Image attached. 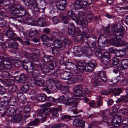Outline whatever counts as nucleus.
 I'll return each mask as SVG.
<instances>
[{"label":"nucleus","mask_w":128,"mask_h":128,"mask_svg":"<svg viewBox=\"0 0 128 128\" xmlns=\"http://www.w3.org/2000/svg\"><path fill=\"white\" fill-rule=\"evenodd\" d=\"M65 34V30L64 28H62L60 30H58L57 32H53L52 33V36L50 39L52 41L54 44V46L56 48H60L61 46L63 47L64 46H62V42L60 40H58V39H62L64 38V36Z\"/></svg>","instance_id":"obj_1"},{"label":"nucleus","mask_w":128,"mask_h":128,"mask_svg":"<svg viewBox=\"0 0 128 128\" xmlns=\"http://www.w3.org/2000/svg\"><path fill=\"white\" fill-rule=\"evenodd\" d=\"M74 50V54L77 56H81L85 54L87 57L90 58L92 56L93 53L89 48L86 46H84L83 49L79 46H75L73 48Z\"/></svg>","instance_id":"obj_2"},{"label":"nucleus","mask_w":128,"mask_h":128,"mask_svg":"<svg viewBox=\"0 0 128 128\" xmlns=\"http://www.w3.org/2000/svg\"><path fill=\"white\" fill-rule=\"evenodd\" d=\"M1 82L5 86L8 87V92L10 94H12L17 89V86L14 85V82L13 80L11 79H0Z\"/></svg>","instance_id":"obj_3"},{"label":"nucleus","mask_w":128,"mask_h":128,"mask_svg":"<svg viewBox=\"0 0 128 128\" xmlns=\"http://www.w3.org/2000/svg\"><path fill=\"white\" fill-rule=\"evenodd\" d=\"M60 75L61 78L64 80H67L71 77L72 74L70 72L64 71L60 73L59 70H57L52 73V75L54 78H56Z\"/></svg>","instance_id":"obj_4"},{"label":"nucleus","mask_w":128,"mask_h":128,"mask_svg":"<svg viewBox=\"0 0 128 128\" xmlns=\"http://www.w3.org/2000/svg\"><path fill=\"white\" fill-rule=\"evenodd\" d=\"M50 103H46L44 105V109L41 110L38 114V116L41 117L42 122H44L47 118L48 115L47 109L48 107L51 106Z\"/></svg>","instance_id":"obj_5"},{"label":"nucleus","mask_w":128,"mask_h":128,"mask_svg":"<svg viewBox=\"0 0 128 128\" xmlns=\"http://www.w3.org/2000/svg\"><path fill=\"white\" fill-rule=\"evenodd\" d=\"M76 100L74 98H72L70 100L69 99L66 95L61 96L58 99V101L62 103H65L68 102L66 103V105L71 106H73L74 104L77 102Z\"/></svg>","instance_id":"obj_6"},{"label":"nucleus","mask_w":128,"mask_h":128,"mask_svg":"<svg viewBox=\"0 0 128 128\" xmlns=\"http://www.w3.org/2000/svg\"><path fill=\"white\" fill-rule=\"evenodd\" d=\"M52 81L51 80H48L46 82V87L44 86V90L46 92L48 93H51V92H55L57 90V87L56 85L52 84Z\"/></svg>","instance_id":"obj_7"},{"label":"nucleus","mask_w":128,"mask_h":128,"mask_svg":"<svg viewBox=\"0 0 128 128\" xmlns=\"http://www.w3.org/2000/svg\"><path fill=\"white\" fill-rule=\"evenodd\" d=\"M12 28L9 25L7 27H6L4 30V32L5 36L8 39L14 40L15 36H16L15 34L12 30Z\"/></svg>","instance_id":"obj_8"},{"label":"nucleus","mask_w":128,"mask_h":128,"mask_svg":"<svg viewBox=\"0 0 128 128\" xmlns=\"http://www.w3.org/2000/svg\"><path fill=\"white\" fill-rule=\"evenodd\" d=\"M76 21H78L79 24L84 26L87 25V19L83 14V13L82 12H79L78 13L77 18Z\"/></svg>","instance_id":"obj_9"},{"label":"nucleus","mask_w":128,"mask_h":128,"mask_svg":"<svg viewBox=\"0 0 128 128\" xmlns=\"http://www.w3.org/2000/svg\"><path fill=\"white\" fill-rule=\"evenodd\" d=\"M83 90L82 86L81 84L78 85L74 88V92L78 94H75L74 95L75 100L76 99H80V97L82 96L81 94Z\"/></svg>","instance_id":"obj_10"},{"label":"nucleus","mask_w":128,"mask_h":128,"mask_svg":"<svg viewBox=\"0 0 128 128\" xmlns=\"http://www.w3.org/2000/svg\"><path fill=\"white\" fill-rule=\"evenodd\" d=\"M3 59L2 65L7 70L11 68L12 67V65L9 60L8 57L7 56H4Z\"/></svg>","instance_id":"obj_11"},{"label":"nucleus","mask_w":128,"mask_h":128,"mask_svg":"<svg viewBox=\"0 0 128 128\" xmlns=\"http://www.w3.org/2000/svg\"><path fill=\"white\" fill-rule=\"evenodd\" d=\"M110 56L108 52H105L102 56L101 61L105 66H109L110 64Z\"/></svg>","instance_id":"obj_12"},{"label":"nucleus","mask_w":128,"mask_h":128,"mask_svg":"<svg viewBox=\"0 0 128 128\" xmlns=\"http://www.w3.org/2000/svg\"><path fill=\"white\" fill-rule=\"evenodd\" d=\"M96 65V63H92L89 61L86 64L84 67L85 70L88 72H92L95 68Z\"/></svg>","instance_id":"obj_13"},{"label":"nucleus","mask_w":128,"mask_h":128,"mask_svg":"<svg viewBox=\"0 0 128 128\" xmlns=\"http://www.w3.org/2000/svg\"><path fill=\"white\" fill-rule=\"evenodd\" d=\"M71 8V9L73 8L76 9H84L85 8V5L79 0H76L74 2L73 6Z\"/></svg>","instance_id":"obj_14"},{"label":"nucleus","mask_w":128,"mask_h":128,"mask_svg":"<svg viewBox=\"0 0 128 128\" xmlns=\"http://www.w3.org/2000/svg\"><path fill=\"white\" fill-rule=\"evenodd\" d=\"M68 29L69 35L72 37H74L75 34V28L74 23L71 22L69 24Z\"/></svg>","instance_id":"obj_15"},{"label":"nucleus","mask_w":128,"mask_h":128,"mask_svg":"<svg viewBox=\"0 0 128 128\" xmlns=\"http://www.w3.org/2000/svg\"><path fill=\"white\" fill-rule=\"evenodd\" d=\"M122 118L119 115H116L114 116L112 121V124L114 126L118 127V126L121 122Z\"/></svg>","instance_id":"obj_16"},{"label":"nucleus","mask_w":128,"mask_h":128,"mask_svg":"<svg viewBox=\"0 0 128 128\" xmlns=\"http://www.w3.org/2000/svg\"><path fill=\"white\" fill-rule=\"evenodd\" d=\"M85 121L79 118L75 119L73 122L74 125L77 127L84 128L85 126Z\"/></svg>","instance_id":"obj_17"},{"label":"nucleus","mask_w":128,"mask_h":128,"mask_svg":"<svg viewBox=\"0 0 128 128\" xmlns=\"http://www.w3.org/2000/svg\"><path fill=\"white\" fill-rule=\"evenodd\" d=\"M114 34L116 38L121 39L124 36V32L122 28H118L113 34L114 35Z\"/></svg>","instance_id":"obj_18"},{"label":"nucleus","mask_w":128,"mask_h":128,"mask_svg":"<svg viewBox=\"0 0 128 128\" xmlns=\"http://www.w3.org/2000/svg\"><path fill=\"white\" fill-rule=\"evenodd\" d=\"M19 7L15 5H12L9 7V10L11 13L14 16L18 14Z\"/></svg>","instance_id":"obj_19"},{"label":"nucleus","mask_w":128,"mask_h":128,"mask_svg":"<svg viewBox=\"0 0 128 128\" xmlns=\"http://www.w3.org/2000/svg\"><path fill=\"white\" fill-rule=\"evenodd\" d=\"M62 22L66 24L68 23V18L67 15L63 12H60L59 15Z\"/></svg>","instance_id":"obj_20"},{"label":"nucleus","mask_w":128,"mask_h":128,"mask_svg":"<svg viewBox=\"0 0 128 128\" xmlns=\"http://www.w3.org/2000/svg\"><path fill=\"white\" fill-rule=\"evenodd\" d=\"M66 2L64 0L57 2L56 4L57 8L60 10H64L65 8Z\"/></svg>","instance_id":"obj_21"},{"label":"nucleus","mask_w":128,"mask_h":128,"mask_svg":"<svg viewBox=\"0 0 128 128\" xmlns=\"http://www.w3.org/2000/svg\"><path fill=\"white\" fill-rule=\"evenodd\" d=\"M22 116L19 114L13 116L11 118L12 122L15 123L19 122L22 120Z\"/></svg>","instance_id":"obj_22"},{"label":"nucleus","mask_w":128,"mask_h":128,"mask_svg":"<svg viewBox=\"0 0 128 128\" xmlns=\"http://www.w3.org/2000/svg\"><path fill=\"white\" fill-rule=\"evenodd\" d=\"M97 76L102 81L106 82V80L107 77L106 74L103 71H100L98 72L97 74Z\"/></svg>","instance_id":"obj_23"},{"label":"nucleus","mask_w":128,"mask_h":128,"mask_svg":"<svg viewBox=\"0 0 128 128\" xmlns=\"http://www.w3.org/2000/svg\"><path fill=\"white\" fill-rule=\"evenodd\" d=\"M22 67L26 70H27L28 66H30L32 63V62L28 60H24L22 61Z\"/></svg>","instance_id":"obj_24"},{"label":"nucleus","mask_w":128,"mask_h":128,"mask_svg":"<svg viewBox=\"0 0 128 128\" xmlns=\"http://www.w3.org/2000/svg\"><path fill=\"white\" fill-rule=\"evenodd\" d=\"M37 24L38 26L43 27L46 24V21L44 18H39L37 20Z\"/></svg>","instance_id":"obj_25"},{"label":"nucleus","mask_w":128,"mask_h":128,"mask_svg":"<svg viewBox=\"0 0 128 128\" xmlns=\"http://www.w3.org/2000/svg\"><path fill=\"white\" fill-rule=\"evenodd\" d=\"M37 98L38 101L43 102L47 99V97L46 94H38L37 96Z\"/></svg>","instance_id":"obj_26"},{"label":"nucleus","mask_w":128,"mask_h":128,"mask_svg":"<svg viewBox=\"0 0 128 128\" xmlns=\"http://www.w3.org/2000/svg\"><path fill=\"white\" fill-rule=\"evenodd\" d=\"M34 83L36 85L39 86H44V80L41 79L37 80L35 79Z\"/></svg>","instance_id":"obj_27"},{"label":"nucleus","mask_w":128,"mask_h":128,"mask_svg":"<svg viewBox=\"0 0 128 128\" xmlns=\"http://www.w3.org/2000/svg\"><path fill=\"white\" fill-rule=\"evenodd\" d=\"M36 54L38 55L39 57H40L41 56V54H40V52L39 50L37 51L36 54V53L32 54V56L30 59H32L33 62H38V60Z\"/></svg>","instance_id":"obj_28"},{"label":"nucleus","mask_w":128,"mask_h":128,"mask_svg":"<svg viewBox=\"0 0 128 128\" xmlns=\"http://www.w3.org/2000/svg\"><path fill=\"white\" fill-rule=\"evenodd\" d=\"M19 11L18 14L21 16H24L27 13V12L26 9L23 7H19Z\"/></svg>","instance_id":"obj_29"},{"label":"nucleus","mask_w":128,"mask_h":128,"mask_svg":"<svg viewBox=\"0 0 128 128\" xmlns=\"http://www.w3.org/2000/svg\"><path fill=\"white\" fill-rule=\"evenodd\" d=\"M86 44L89 47L92 48L94 47L96 44V41L92 40H88L86 42Z\"/></svg>","instance_id":"obj_30"},{"label":"nucleus","mask_w":128,"mask_h":128,"mask_svg":"<svg viewBox=\"0 0 128 128\" xmlns=\"http://www.w3.org/2000/svg\"><path fill=\"white\" fill-rule=\"evenodd\" d=\"M65 66L67 68L71 69H73L74 67L76 66V65L74 63L69 62V60L66 62Z\"/></svg>","instance_id":"obj_31"},{"label":"nucleus","mask_w":128,"mask_h":128,"mask_svg":"<svg viewBox=\"0 0 128 128\" xmlns=\"http://www.w3.org/2000/svg\"><path fill=\"white\" fill-rule=\"evenodd\" d=\"M18 78L19 79L18 80V81L21 83H23L25 82L26 79L25 75L23 74H20Z\"/></svg>","instance_id":"obj_32"},{"label":"nucleus","mask_w":128,"mask_h":128,"mask_svg":"<svg viewBox=\"0 0 128 128\" xmlns=\"http://www.w3.org/2000/svg\"><path fill=\"white\" fill-rule=\"evenodd\" d=\"M15 112V109L13 108H7L6 112L7 113V115L9 116L12 115Z\"/></svg>","instance_id":"obj_33"},{"label":"nucleus","mask_w":128,"mask_h":128,"mask_svg":"<svg viewBox=\"0 0 128 128\" xmlns=\"http://www.w3.org/2000/svg\"><path fill=\"white\" fill-rule=\"evenodd\" d=\"M30 110V108L29 106H26L24 108V112L26 114H27V115H24L25 118L26 119L28 118L29 116V114H28V112Z\"/></svg>","instance_id":"obj_34"},{"label":"nucleus","mask_w":128,"mask_h":128,"mask_svg":"<svg viewBox=\"0 0 128 128\" xmlns=\"http://www.w3.org/2000/svg\"><path fill=\"white\" fill-rule=\"evenodd\" d=\"M38 33V31L36 30H33L30 29L28 33V36L30 37H32L35 36Z\"/></svg>","instance_id":"obj_35"},{"label":"nucleus","mask_w":128,"mask_h":128,"mask_svg":"<svg viewBox=\"0 0 128 128\" xmlns=\"http://www.w3.org/2000/svg\"><path fill=\"white\" fill-rule=\"evenodd\" d=\"M125 52H126L124 49L116 51V55L117 56L121 57L124 55Z\"/></svg>","instance_id":"obj_36"},{"label":"nucleus","mask_w":128,"mask_h":128,"mask_svg":"<svg viewBox=\"0 0 128 128\" xmlns=\"http://www.w3.org/2000/svg\"><path fill=\"white\" fill-rule=\"evenodd\" d=\"M68 15L69 16L74 20H76L77 18V17L74 14L72 10H69L68 12Z\"/></svg>","instance_id":"obj_37"},{"label":"nucleus","mask_w":128,"mask_h":128,"mask_svg":"<svg viewBox=\"0 0 128 128\" xmlns=\"http://www.w3.org/2000/svg\"><path fill=\"white\" fill-rule=\"evenodd\" d=\"M128 102V98L126 96H122V98L118 99L116 101L117 103H120L121 102Z\"/></svg>","instance_id":"obj_38"},{"label":"nucleus","mask_w":128,"mask_h":128,"mask_svg":"<svg viewBox=\"0 0 128 128\" xmlns=\"http://www.w3.org/2000/svg\"><path fill=\"white\" fill-rule=\"evenodd\" d=\"M34 19L31 18H28L26 20V22L27 24L32 26L34 24Z\"/></svg>","instance_id":"obj_39"},{"label":"nucleus","mask_w":128,"mask_h":128,"mask_svg":"<svg viewBox=\"0 0 128 128\" xmlns=\"http://www.w3.org/2000/svg\"><path fill=\"white\" fill-rule=\"evenodd\" d=\"M29 85L26 84L24 85L20 88L21 90L24 93L27 92L29 90Z\"/></svg>","instance_id":"obj_40"},{"label":"nucleus","mask_w":128,"mask_h":128,"mask_svg":"<svg viewBox=\"0 0 128 128\" xmlns=\"http://www.w3.org/2000/svg\"><path fill=\"white\" fill-rule=\"evenodd\" d=\"M53 59L54 57L52 56H46L43 58V60L45 62H47L53 60Z\"/></svg>","instance_id":"obj_41"},{"label":"nucleus","mask_w":128,"mask_h":128,"mask_svg":"<svg viewBox=\"0 0 128 128\" xmlns=\"http://www.w3.org/2000/svg\"><path fill=\"white\" fill-rule=\"evenodd\" d=\"M83 34H77L76 36L75 37L74 39V41L79 42L82 40L83 38Z\"/></svg>","instance_id":"obj_42"},{"label":"nucleus","mask_w":128,"mask_h":128,"mask_svg":"<svg viewBox=\"0 0 128 128\" xmlns=\"http://www.w3.org/2000/svg\"><path fill=\"white\" fill-rule=\"evenodd\" d=\"M121 64L123 68H126L128 67V59H124L122 60Z\"/></svg>","instance_id":"obj_43"},{"label":"nucleus","mask_w":128,"mask_h":128,"mask_svg":"<svg viewBox=\"0 0 128 128\" xmlns=\"http://www.w3.org/2000/svg\"><path fill=\"white\" fill-rule=\"evenodd\" d=\"M39 71L36 70H34L31 72L32 74V76L33 78L36 79L38 76V75L40 74Z\"/></svg>","instance_id":"obj_44"},{"label":"nucleus","mask_w":128,"mask_h":128,"mask_svg":"<svg viewBox=\"0 0 128 128\" xmlns=\"http://www.w3.org/2000/svg\"><path fill=\"white\" fill-rule=\"evenodd\" d=\"M16 94L17 95L18 99L19 100H22L24 99V97L23 94L20 91H17L16 92Z\"/></svg>","instance_id":"obj_45"},{"label":"nucleus","mask_w":128,"mask_h":128,"mask_svg":"<svg viewBox=\"0 0 128 128\" xmlns=\"http://www.w3.org/2000/svg\"><path fill=\"white\" fill-rule=\"evenodd\" d=\"M60 90L62 93L64 94L68 92V88L67 86H63L60 88Z\"/></svg>","instance_id":"obj_46"},{"label":"nucleus","mask_w":128,"mask_h":128,"mask_svg":"<svg viewBox=\"0 0 128 128\" xmlns=\"http://www.w3.org/2000/svg\"><path fill=\"white\" fill-rule=\"evenodd\" d=\"M39 121L38 118H36L33 121H30L28 124L29 126H32L37 125L39 124Z\"/></svg>","instance_id":"obj_47"},{"label":"nucleus","mask_w":128,"mask_h":128,"mask_svg":"<svg viewBox=\"0 0 128 128\" xmlns=\"http://www.w3.org/2000/svg\"><path fill=\"white\" fill-rule=\"evenodd\" d=\"M54 126L56 128H67L68 127L66 124L62 123L56 124Z\"/></svg>","instance_id":"obj_48"},{"label":"nucleus","mask_w":128,"mask_h":128,"mask_svg":"<svg viewBox=\"0 0 128 128\" xmlns=\"http://www.w3.org/2000/svg\"><path fill=\"white\" fill-rule=\"evenodd\" d=\"M41 38L44 43L49 41V37L46 35H43L41 36Z\"/></svg>","instance_id":"obj_49"},{"label":"nucleus","mask_w":128,"mask_h":128,"mask_svg":"<svg viewBox=\"0 0 128 128\" xmlns=\"http://www.w3.org/2000/svg\"><path fill=\"white\" fill-rule=\"evenodd\" d=\"M121 90L120 88L116 89V88L114 90V91L112 92L114 93V95L115 96H116L119 95L121 92Z\"/></svg>","instance_id":"obj_50"},{"label":"nucleus","mask_w":128,"mask_h":128,"mask_svg":"<svg viewBox=\"0 0 128 128\" xmlns=\"http://www.w3.org/2000/svg\"><path fill=\"white\" fill-rule=\"evenodd\" d=\"M58 110L56 108H54L52 109V115L53 117H58Z\"/></svg>","instance_id":"obj_51"},{"label":"nucleus","mask_w":128,"mask_h":128,"mask_svg":"<svg viewBox=\"0 0 128 128\" xmlns=\"http://www.w3.org/2000/svg\"><path fill=\"white\" fill-rule=\"evenodd\" d=\"M8 41L7 43L9 47L11 48L14 43L15 41L14 40L7 39Z\"/></svg>","instance_id":"obj_52"},{"label":"nucleus","mask_w":128,"mask_h":128,"mask_svg":"<svg viewBox=\"0 0 128 128\" xmlns=\"http://www.w3.org/2000/svg\"><path fill=\"white\" fill-rule=\"evenodd\" d=\"M8 102L4 98H0V107L3 106L5 104H7Z\"/></svg>","instance_id":"obj_53"},{"label":"nucleus","mask_w":128,"mask_h":128,"mask_svg":"<svg viewBox=\"0 0 128 128\" xmlns=\"http://www.w3.org/2000/svg\"><path fill=\"white\" fill-rule=\"evenodd\" d=\"M22 63V62L19 60H15L13 64L15 66L18 68L21 65Z\"/></svg>","instance_id":"obj_54"},{"label":"nucleus","mask_w":128,"mask_h":128,"mask_svg":"<svg viewBox=\"0 0 128 128\" xmlns=\"http://www.w3.org/2000/svg\"><path fill=\"white\" fill-rule=\"evenodd\" d=\"M7 17L6 13L1 9H0V18H5Z\"/></svg>","instance_id":"obj_55"},{"label":"nucleus","mask_w":128,"mask_h":128,"mask_svg":"<svg viewBox=\"0 0 128 128\" xmlns=\"http://www.w3.org/2000/svg\"><path fill=\"white\" fill-rule=\"evenodd\" d=\"M56 66V63L55 61H53L50 62L49 66V68L50 70H52Z\"/></svg>","instance_id":"obj_56"},{"label":"nucleus","mask_w":128,"mask_h":128,"mask_svg":"<svg viewBox=\"0 0 128 128\" xmlns=\"http://www.w3.org/2000/svg\"><path fill=\"white\" fill-rule=\"evenodd\" d=\"M23 54L26 57L29 59H31L32 56V54H31L26 52H24L23 53Z\"/></svg>","instance_id":"obj_57"},{"label":"nucleus","mask_w":128,"mask_h":128,"mask_svg":"<svg viewBox=\"0 0 128 128\" xmlns=\"http://www.w3.org/2000/svg\"><path fill=\"white\" fill-rule=\"evenodd\" d=\"M78 116H79L80 117L81 116V115H77L75 116H70L67 115H64L62 117V118L64 119L65 118H68V119H70V118L72 117H77Z\"/></svg>","instance_id":"obj_58"},{"label":"nucleus","mask_w":128,"mask_h":128,"mask_svg":"<svg viewBox=\"0 0 128 128\" xmlns=\"http://www.w3.org/2000/svg\"><path fill=\"white\" fill-rule=\"evenodd\" d=\"M2 75L3 78H8L10 77V74L7 71H3L2 73Z\"/></svg>","instance_id":"obj_59"},{"label":"nucleus","mask_w":128,"mask_h":128,"mask_svg":"<svg viewBox=\"0 0 128 128\" xmlns=\"http://www.w3.org/2000/svg\"><path fill=\"white\" fill-rule=\"evenodd\" d=\"M42 70L45 72H49L50 70L49 68V66H48L46 65H44L43 68L41 67Z\"/></svg>","instance_id":"obj_60"},{"label":"nucleus","mask_w":128,"mask_h":128,"mask_svg":"<svg viewBox=\"0 0 128 128\" xmlns=\"http://www.w3.org/2000/svg\"><path fill=\"white\" fill-rule=\"evenodd\" d=\"M117 40V38L116 39H111L110 40L109 42L111 44L116 46L117 45L116 43Z\"/></svg>","instance_id":"obj_61"},{"label":"nucleus","mask_w":128,"mask_h":128,"mask_svg":"<svg viewBox=\"0 0 128 128\" xmlns=\"http://www.w3.org/2000/svg\"><path fill=\"white\" fill-rule=\"evenodd\" d=\"M34 69V64L32 63L31 65L28 66L27 70H26L28 72H32L33 71Z\"/></svg>","instance_id":"obj_62"},{"label":"nucleus","mask_w":128,"mask_h":128,"mask_svg":"<svg viewBox=\"0 0 128 128\" xmlns=\"http://www.w3.org/2000/svg\"><path fill=\"white\" fill-rule=\"evenodd\" d=\"M11 18H12L13 20L15 21H17L19 22H21L23 20V18L22 17L20 16L16 17L14 18L11 17Z\"/></svg>","instance_id":"obj_63"},{"label":"nucleus","mask_w":128,"mask_h":128,"mask_svg":"<svg viewBox=\"0 0 128 128\" xmlns=\"http://www.w3.org/2000/svg\"><path fill=\"white\" fill-rule=\"evenodd\" d=\"M53 22L54 24H56L60 21L59 18L57 16H54L52 18Z\"/></svg>","instance_id":"obj_64"}]
</instances>
